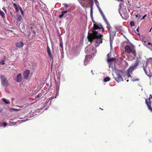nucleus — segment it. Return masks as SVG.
<instances>
[{
  "instance_id": "1",
  "label": "nucleus",
  "mask_w": 152,
  "mask_h": 152,
  "mask_svg": "<svg viewBox=\"0 0 152 152\" xmlns=\"http://www.w3.org/2000/svg\"><path fill=\"white\" fill-rule=\"evenodd\" d=\"M102 29L103 31H104V28L101 25L94 24L93 28L92 30V33H90L89 31L88 32L87 38L91 43L94 39H96L95 44L96 47L98 46L100 43L102 42L103 35L101 34H99L98 31H96V29Z\"/></svg>"
},
{
  "instance_id": "2",
  "label": "nucleus",
  "mask_w": 152,
  "mask_h": 152,
  "mask_svg": "<svg viewBox=\"0 0 152 152\" xmlns=\"http://www.w3.org/2000/svg\"><path fill=\"white\" fill-rule=\"evenodd\" d=\"M139 63V61L137 60L134 64H132L129 69L126 70L128 77H131L130 74L132 73V72L136 68L138 65Z\"/></svg>"
},
{
  "instance_id": "3",
  "label": "nucleus",
  "mask_w": 152,
  "mask_h": 152,
  "mask_svg": "<svg viewBox=\"0 0 152 152\" xmlns=\"http://www.w3.org/2000/svg\"><path fill=\"white\" fill-rule=\"evenodd\" d=\"M124 49L125 51L127 53H131L133 54L134 57L136 56L134 46L133 45H131L130 46L127 45L125 46Z\"/></svg>"
},
{
  "instance_id": "4",
  "label": "nucleus",
  "mask_w": 152,
  "mask_h": 152,
  "mask_svg": "<svg viewBox=\"0 0 152 152\" xmlns=\"http://www.w3.org/2000/svg\"><path fill=\"white\" fill-rule=\"evenodd\" d=\"M116 75L117 77L115 78V79L117 82L119 83L121 81H123V76L124 77L125 76V72H124L122 71H120L116 73Z\"/></svg>"
},
{
  "instance_id": "5",
  "label": "nucleus",
  "mask_w": 152,
  "mask_h": 152,
  "mask_svg": "<svg viewBox=\"0 0 152 152\" xmlns=\"http://www.w3.org/2000/svg\"><path fill=\"white\" fill-rule=\"evenodd\" d=\"M152 99V95L151 94L148 99H145V103L147 106L148 110L152 112V108L151 107V99Z\"/></svg>"
},
{
  "instance_id": "6",
  "label": "nucleus",
  "mask_w": 152,
  "mask_h": 152,
  "mask_svg": "<svg viewBox=\"0 0 152 152\" xmlns=\"http://www.w3.org/2000/svg\"><path fill=\"white\" fill-rule=\"evenodd\" d=\"M143 68L145 74L149 77H152V68H150L147 66H143Z\"/></svg>"
},
{
  "instance_id": "7",
  "label": "nucleus",
  "mask_w": 152,
  "mask_h": 152,
  "mask_svg": "<svg viewBox=\"0 0 152 152\" xmlns=\"http://www.w3.org/2000/svg\"><path fill=\"white\" fill-rule=\"evenodd\" d=\"M0 79L1 84L4 86L7 87L9 86L8 81L4 75H1Z\"/></svg>"
},
{
  "instance_id": "8",
  "label": "nucleus",
  "mask_w": 152,
  "mask_h": 152,
  "mask_svg": "<svg viewBox=\"0 0 152 152\" xmlns=\"http://www.w3.org/2000/svg\"><path fill=\"white\" fill-rule=\"evenodd\" d=\"M29 73L30 72L29 70H26L23 73V78L26 80H27L29 76Z\"/></svg>"
},
{
  "instance_id": "9",
  "label": "nucleus",
  "mask_w": 152,
  "mask_h": 152,
  "mask_svg": "<svg viewBox=\"0 0 152 152\" xmlns=\"http://www.w3.org/2000/svg\"><path fill=\"white\" fill-rule=\"evenodd\" d=\"M47 51L48 56L50 57L51 59L53 61V56L51 54V51L48 45L47 47Z\"/></svg>"
},
{
  "instance_id": "10",
  "label": "nucleus",
  "mask_w": 152,
  "mask_h": 152,
  "mask_svg": "<svg viewBox=\"0 0 152 152\" xmlns=\"http://www.w3.org/2000/svg\"><path fill=\"white\" fill-rule=\"evenodd\" d=\"M86 51L88 53H91V51H95L96 50L94 48H91L89 47H87L86 48Z\"/></svg>"
},
{
  "instance_id": "11",
  "label": "nucleus",
  "mask_w": 152,
  "mask_h": 152,
  "mask_svg": "<svg viewBox=\"0 0 152 152\" xmlns=\"http://www.w3.org/2000/svg\"><path fill=\"white\" fill-rule=\"evenodd\" d=\"M23 45L24 44L23 42L21 41L17 42L15 44L16 47L18 48H20L23 47Z\"/></svg>"
},
{
  "instance_id": "12",
  "label": "nucleus",
  "mask_w": 152,
  "mask_h": 152,
  "mask_svg": "<svg viewBox=\"0 0 152 152\" xmlns=\"http://www.w3.org/2000/svg\"><path fill=\"white\" fill-rule=\"evenodd\" d=\"M22 80V77L20 73L18 74L17 76V79H16V81L18 82H20Z\"/></svg>"
},
{
  "instance_id": "13",
  "label": "nucleus",
  "mask_w": 152,
  "mask_h": 152,
  "mask_svg": "<svg viewBox=\"0 0 152 152\" xmlns=\"http://www.w3.org/2000/svg\"><path fill=\"white\" fill-rule=\"evenodd\" d=\"M17 20V23L18 24L19 23L20 24V23L22 21V17L20 15H18Z\"/></svg>"
},
{
  "instance_id": "14",
  "label": "nucleus",
  "mask_w": 152,
  "mask_h": 152,
  "mask_svg": "<svg viewBox=\"0 0 152 152\" xmlns=\"http://www.w3.org/2000/svg\"><path fill=\"white\" fill-rule=\"evenodd\" d=\"M89 56H88L85 57L84 63V64L85 66H86L89 62V60L88 58V57Z\"/></svg>"
},
{
  "instance_id": "15",
  "label": "nucleus",
  "mask_w": 152,
  "mask_h": 152,
  "mask_svg": "<svg viewBox=\"0 0 152 152\" xmlns=\"http://www.w3.org/2000/svg\"><path fill=\"white\" fill-rule=\"evenodd\" d=\"M68 11L69 10H66L62 11L61 14L59 15V18H62L64 15L65 14L67 13Z\"/></svg>"
},
{
  "instance_id": "16",
  "label": "nucleus",
  "mask_w": 152,
  "mask_h": 152,
  "mask_svg": "<svg viewBox=\"0 0 152 152\" xmlns=\"http://www.w3.org/2000/svg\"><path fill=\"white\" fill-rule=\"evenodd\" d=\"M13 6L15 9L16 12L17 13L18 12H19V8L18 7L16 4L15 3H14Z\"/></svg>"
},
{
  "instance_id": "17",
  "label": "nucleus",
  "mask_w": 152,
  "mask_h": 152,
  "mask_svg": "<svg viewBox=\"0 0 152 152\" xmlns=\"http://www.w3.org/2000/svg\"><path fill=\"white\" fill-rule=\"evenodd\" d=\"M110 78L109 77H106L104 79V82H107L110 81Z\"/></svg>"
},
{
  "instance_id": "18",
  "label": "nucleus",
  "mask_w": 152,
  "mask_h": 152,
  "mask_svg": "<svg viewBox=\"0 0 152 152\" xmlns=\"http://www.w3.org/2000/svg\"><path fill=\"white\" fill-rule=\"evenodd\" d=\"M0 15L3 18H5L4 13L1 10H0Z\"/></svg>"
},
{
  "instance_id": "19",
  "label": "nucleus",
  "mask_w": 152,
  "mask_h": 152,
  "mask_svg": "<svg viewBox=\"0 0 152 152\" xmlns=\"http://www.w3.org/2000/svg\"><path fill=\"white\" fill-rule=\"evenodd\" d=\"M18 7L22 15H24V12L22 8L19 6H18Z\"/></svg>"
},
{
  "instance_id": "20",
  "label": "nucleus",
  "mask_w": 152,
  "mask_h": 152,
  "mask_svg": "<svg viewBox=\"0 0 152 152\" xmlns=\"http://www.w3.org/2000/svg\"><path fill=\"white\" fill-rule=\"evenodd\" d=\"M3 101L6 104H8L10 103L9 101H8L7 100L5 99H3Z\"/></svg>"
},
{
  "instance_id": "21",
  "label": "nucleus",
  "mask_w": 152,
  "mask_h": 152,
  "mask_svg": "<svg viewBox=\"0 0 152 152\" xmlns=\"http://www.w3.org/2000/svg\"><path fill=\"white\" fill-rule=\"evenodd\" d=\"M115 60V59L113 58H108L107 59V61L109 62H110L112 61H114Z\"/></svg>"
},
{
  "instance_id": "22",
  "label": "nucleus",
  "mask_w": 152,
  "mask_h": 152,
  "mask_svg": "<svg viewBox=\"0 0 152 152\" xmlns=\"http://www.w3.org/2000/svg\"><path fill=\"white\" fill-rule=\"evenodd\" d=\"M92 8H93V4H91V15H92L93 14V12H92Z\"/></svg>"
},
{
  "instance_id": "23",
  "label": "nucleus",
  "mask_w": 152,
  "mask_h": 152,
  "mask_svg": "<svg viewBox=\"0 0 152 152\" xmlns=\"http://www.w3.org/2000/svg\"><path fill=\"white\" fill-rule=\"evenodd\" d=\"M130 25L131 26H134V22L131 21L130 23Z\"/></svg>"
},
{
  "instance_id": "24",
  "label": "nucleus",
  "mask_w": 152,
  "mask_h": 152,
  "mask_svg": "<svg viewBox=\"0 0 152 152\" xmlns=\"http://www.w3.org/2000/svg\"><path fill=\"white\" fill-rule=\"evenodd\" d=\"M105 22L106 24V25L107 26H109V28L110 27H111L110 25L107 20V21H105Z\"/></svg>"
},
{
  "instance_id": "25",
  "label": "nucleus",
  "mask_w": 152,
  "mask_h": 152,
  "mask_svg": "<svg viewBox=\"0 0 152 152\" xmlns=\"http://www.w3.org/2000/svg\"><path fill=\"white\" fill-rule=\"evenodd\" d=\"M99 11L100 13L102 15H104V14L103 12L102 11V10H101L99 8Z\"/></svg>"
},
{
  "instance_id": "26",
  "label": "nucleus",
  "mask_w": 152,
  "mask_h": 152,
  "mask_svg": "<svg viewBox=\"0 0 152 152\" xmlns=\"http://www.w3.org/2000/svg\"><path fill=\"white\" fill-rule=\"evenodd\" d=\"M4 64V60H2L0 62V64Z\"/></svg>"
},
{
  "instance_id": "27",
  "label": "nucleus",
  "mask_w": 152,
  "mask_h": 152,
  "mask_svg": "<svg viewBox=\"0 0 152 152\" xmlns=\"http://www.w3.org/2000/svg\"><path fill=\"white\" fill-rule=\"evenodd\" d=\"M139 80V79L137 78L133 80H132V81H138Z\"/></svg>"
},
{
  "instance_id": "28",
  "label": "nucleus",
  "mask_w": 152,
  "mask_h": 152,
  "mask_svg": "<svg viewBox=\"0 0 152 152\" xmlns=\"http://www.w3.org/2000/svg\"><path fill=\"white\" fill-rule=\"evenodd\" d=\"M79 2L82 6L83 7H84V3L81 2L80 1H79Z\"/></svg>"
},
{
  "instance_id": "29",
  "label": "nucleus",
  "mask_w": 152,
  "mask_h": 152,
  "mask_svg": "<svg viewBox=\"0 0 152 152\" xmlns=\"http://www.w3.org/2000/svg\"><path fill=\"white\" fill-rule=\"evenodd\" d=\"M60 46L61 48L63 47V44L62 43L60 42Z\"/></svg>"
},
{
  "instance_id": "30",
  "label": "nucleus",
  "mask_w": 152,
  "mask_h": 152,
  "mask_svg": "<svg viewBox=\"0 0 152 152\" xmlns=\"http://www.w3.org/2000/svg\"><path fill=\"white\" fill-rule=\"evenodd\" d=\"M21 29H22L23 30H25V26L24 25H23L22 26V28H21Z\"/></svg>"
},
{
  "instance_id": "31",
  "label": "nucleus",
  "mask_w": 152,
  "mask_h": 152,
  "mask_svg": "<svg viewBox=\"0 0 152 152\" xmlns=\"http://www.w3.org/2000/svg\"><path fill=\"white\" fill-rule=\"evenodd\" d=\"M147 15L146 14V15H144V16H143V17H142V19H141V20H143V19H144L145 18L146 16Z\"/></svg>"
},
{
  "instance_id": "32",
  "label": "nucleus",
  "mask_w": 152,
  "mask_h": 152,
  "mask_svg": "<svg viewBox=\"0 0 152 152\" xmlns=\"http://www.w3.org/2000/svg\"><path fill=\"white\" fill-rule=\"evenodd\" d=\"M7 125V123L6 122L3 123V125L4 126H6V125Z\"/></svg>"
},
{
  "instance_id": "33",
  "label": "nucleus",
  "mask_w": 152,
  "mask_h": 152,
  "mask_svg": "<svg viewBox=\"0 0 152 152\" xmlns=\"http://www.w3.org/2000/svg\"><path fill=\"white\" fill-rule=\"evenodd\" d=\"M107 56L108 59V58H109L110 57L111 55L109 53L107 54Z\"/></svg>"
},
{
  "instance_id": "34",
  "label": "nucleus",
  "mask_w": 152,
  "mask_h": 152,
  "mask_svg": "<svg viewBox=\"0 0 152 152\" xmlns=\"http://www.w3.org/2000/svg\"><path fill=\"white\" fill-rule=\"evenodd\" d=\"M140 15H136V17L137 18H138L140 17Z\"/></svg>"
},
{
  "instance_id": "35",
  "label": "nucleus",
  "mask_w": 152,
  "mask_h": 152,
  "mask_svg": "<svg viewBox=\"0 0 152 152\" xmlns=\"http://www.w3.org/2000/svg\"><path fill=\"white\" fill-rule=\"evenodd\" d=\"M103 19H104V20L105 21V22L107 21V19L106 18Z\"/></svg>"
},
{
  "instance_id": "36",
  "label": "nucleus",
  "mask_w": 152,
  "mask_h": 152,
  "mask_svg": "<svg viewBox=\"0 0 152 152\" xmlns=\"http://www.w3.org/2000/svg\"><path fill=\"white\" fill-rule=\"evenodd\" d=\"M102 17H103V19H104V18H106V17H105V15H104H104H102Z\"/></svg>"
},
{
  "instance_id": "37",
  "label": "nucleus",
  "mask_w": 152,
  "mask_h": 152,
  "mask_svg": "<svg viewBox=\"0 0 152 152\" xmlns=\"http://www.w3.org/2000/svg\"><path fill=\"white\" fill-rule=\"evenodd\" d=\"M102 17H103V19H104V18H106V17H105V15H104H104H102Z\"/></svg>"
},
{
  "instance_id": "38",
  "label": "nucleus",
  "mask_w": 152,
  "mask_h": 152,
  "mask_svg": "<svg viewBox=\"0 0 152 152\" xmlns=\"http://www.w3.org/2000/svg\"><path fill=\"white\" fill-rule=\"evenodd\" d=\"M64 6L66 7H68V5L67 4H65L64 5Z\"/></svg>"
},
{
  "instance_id": "39",
  "label": "nucleus",
  "mask_w": 152,
  "mask_h": 152,
  "mask_svg": "<svg viewBox=\"0 0 152 152\" xmlns=\"http://www.w3.org/2000/svg\"><path fill=\"white\" fill-rule=\"evenodd\" d=\"M32 31H33V33H34V34H35L36 32L34 31V30H33V31L32 30Z\"/></svg>"
},
{
  "instance_id": "40",
  "label": "nucleus",
  "mask_w": 152,
  "mask_h": 152,
  "mask_svg": "<svg viewBox=\"0 0 152 152\" xmlns=\"http://www.w3.org/2000/svg\"><path fill=\"white\" fill-rule=\"evenodd\" d=\"M148 44L149 45H151V42H148Z\"/></svg>"
},
{
  "instance_id": "41",
  "label": "nucleus",
  "mask_w": 152,
  "mask_h": 152,
  "mask_svg": "<svg viewBox=\"0 0 152 152\" xmlns=\"http://www.w3.org/2000/svg\"><path fill=\"white\" fill-rule=\"evenodd\" d=\"M117 1H121V2H122L123 1V0H117Z\"/></svg>"
},
{
  "instance_id": "42",
  "label": "nucleus",
  "mask_w": 152,
  "mask_h": 152,
  "mask_svg": "<svg viewBox=\"0 0 152 152\" xmlns=\"http://www.w3.org/2000/svg\"><path fill=\"white\" fill-rule=\"evenodd\" d=\"M138 32H139V30H138V28L137 30H136Z\"/></svg>"
},
{
  "instance_id": "43",
  "label": "nucleus",
  "mask_w": 152,
  "mask_h": 152,
  "mask_svg": "<svg viewBox=\"0 0 152 152\" xmlns=\"http://www.w3.org/2000/svg\"><path fill=\"white\" fill-rule=\"evenodd\" d=\"M152 29V27H151V28L150 29V30H149V32H151V29Z\"/></svg>"
},
{
  "instance_id": "44",
  "label": "nucleus",
  "mask_w": 152,
  "mask_h": 152,
  "mask_svg": "<svg viewBox=\"0 0 152 152\" xmlns=\"http://www.w3.org/2000/svg\"><path fill=\"white\" fill-rule=\"evenodd\" d=\"M37 97H40V95H38L37 96Z\"/></svg>"
},
{
  "instance_id": "45",
  "label": "nucleus",
  "mask_w": 152,
  "mask_h": 152,
  "mask_svg": "<svg viewBox=\"0 0 152 152\" xmlns=\"http://www.w3.org/2000/svg\"><path fill=\"white\" fill-rule=\"evenodd\" d=\"M12 109V110H16V111H17V110H18V109Z\"/></svg>"
},
{
  "instance_id": "46",
  "label": "nucleus",
  "mask_w": 152,
  "mask_h": 152,
  "mask_svg": "<svg viewBox=\"0 0 152 152\" xmlns=\"http://www.w3.org/2000/svg\"><path fill=\"white\" fill-rule=\"evenodd\" d=\"M93 70H91V72L92 73V74L94 75V74L93 73Z\"/></svg>"
},
{
  "instance_id": "47",
  "label": "nucleus",
  "mask_w": 152,
  "mask_h": 152,
  "mask_svg": "<svg viewBox=\"0 0 152 152\" xmlns=\"http://www.w3.org/2000/svg\"><path fill=\"white\" fill-rule=\"evenodd\" d=\"M127 82H128L129 81V80H126Z\"/></svg>"
},
{
  "instance_id": "48",
  "label": "nucleus",
  "mask_w": 152,
  "mask_h": 152,
  "mask_svg": "<svg viewBox=\"0 0 152 152\" xmlns=\"http://www.w3.org/2000/svg\"><path fill=\"white\" fill-rule=\"evenodd\" d=\"M99 109H100L102 110H103V109H102V108H100Z\"/></svg>"
},
{
  "instance_id": "49",
  "label": "nucleus",
  "mask_w": 152,
  "mask_h": 152,
  "mask_svg": "<svg viewBox=\"0 0 152 152\" xmlns=\"http://www.w3.org/2000/svg\"><path fill=\"white\" fill-rule=\"evenodd\" d=\"M91 54H92L93 55V54H94V53H91Z\"/></svg>"
},
{
  "instance_id": "50",
  "label": "nucleus",
  "mask_w": 152,
  "mask_h": 152,
  "mask_svg": "<svg viewBox=\"0 0 152 152\" xmlns=\"http://www.w3.org/2000/svg\"><path fill=\"white\" fill-rule=\"evenodd\" d=\"M31 29H32L33 28H32V27H31Z\"/></svg>"
},
{
  "instance_id": "51",
  "label": "nucleus",
  "mask_w": 152,
  "mask_h": 152,
  "mask_svg": "<svg viewBox=\"0 0 152 152\" xmlns=\"http://www.w3.org/2000/svg\"><path fill=\"white\" fill-rule=\"evenodd\" d=\"M110 45H111V42H110Z\"/></svg>"
},
{
  "instance_id": "52",
  "label": "nucleus",
  "mask_w": 152,
  "mask_h": 152,
  "mask_svg": "<svg viewBox=\"0 0 152 152\" xmlns=\"http://www.w3.org/2000/svg\"><path fill=\"white\" fill-rule=\"evenodd\" d=\"M11 15H12V13H11Z\"/></svg>"
},
{
  "instance_id": "53",
  "label": "nucleus",
  "mask_w": 152,
  "mask_h": 152,
  "mask_svg": "<svg viewBox=\"0 0 152 152\" xmlns=\"http://www.w3.org/2000/svg\"><path fill=\"white\" fill-rule=\"evenodd\" d=\"M4 11H6V10H4Z\"/></svg>"
},
{
  "instance_id": "54",
  "label": "nucleus",
  "mask_w": 152,
  "mask_h": 152,
  "mask_svg": "<svg viewBox=\"0 0 152 152\" xmlns=\"http://www.w3.org/2000/svg\"><path fill=\"white\" fill-rule=\"evenodd\" d=\"M4 11H6V10H4Z\"/></svg>"
},
{
  "instance_id": "55",
  "label": "nucleus",
  "mask_w": 152,
  "mask_h": 152,
  "mask_svg": "<svg viewBox=\"0 0 152 152\" xmlns=\"http://www.w3.org/2000/svg\"><path fill=\"white\" fill-rule=\"evenodd\" d=\"M14 1H15V0H14Z\"/></svg>"
},
{
  "instance_id": "56",
  "label": "nucleus",
  "mask_w": 152,
  "mask_h": 152,
  "mask_svg": "<svg viewBox=\"0 0 152 152\" xmlns=\"http://www.w3.org/2000/svg\"><path fill=\"white\" fill-rule=\"evenodd\" d=\"M151 46H152V44H151Z\"/></svg>"
},
{
  "instance_id": "57",
  "label": "nucleus",
  "mask_w": 152,
  "mask_h": 152,
  "mask_svg": "<svg viewBox=\"0 0 152 152\" xmlns=\"http://www.w3.org/2000/svg\"><path fill=\"white\" fill-rule=\"evenodd\" d=\"M26 1V0H25Z\"/></svg>"
}]
</instances>
